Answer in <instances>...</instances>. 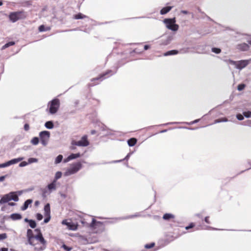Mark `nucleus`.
<instances>
[{
	"instance_id": "obj_1",
	"label": "nucleus",
	"mask_w": 251,
	"mask_h": 251,
	"mask_svg": "<svg viewBox=\"0 0 251 251\" xmlns=\"http://www.w3.org/2000/svg\"><path fill=\"white\" fill-rule=\"evenodd\" d=\"M27 243L34 248L35 251H41L45 250L47 246V241L39 228L34 230L28 229L26 232Z\"/></svg>"
},
{
	"instance_id": "obj_2",
	"label": "nucleus",
	"mask_w": 251,
	"mask_h": 251,
	"mask_svg": "<svg viewBox=\"0 0 251 251\" xmlns=\"http://www.w3.org/2000/svg\"><path fill=\"white\" fill-rule=\"evenodd\" d=\"M112 71L108 70L105 73L100 74L98 77L91 79V83L88 84L89 87H92L99 83L98 81H102L106 78L109 77L112 75Z\"/></svg>"
},
{
	"instance_id": "obj_3",
	"label": "nucleus",
	"mask_w": 251,
	"mask_h": 251,
	"mask_svg": "<svg viewBox=\"0 0 251 251\" xmlns=\"http://www.w3.org/2000/svg\"><path fill=\"white\" fill-rule=\"evenodd\" d=\"M19 199L18 196L16 192H11L8 194H5L2 196L0 200V204H2L6 202H9L11 200H13L15 201H18Z\"/></svg>"
},
{
	"instance_id": "obj_4",
	"label": "nucleus",
	"mask_w": 251,
	"mask_h": 251,
	"mask_svg": "<svg viewBox=\"0 0 251 251\" xmlns=\"http://www.w3.org/2000/svg\"><path fill=\"white\" fill-rule=\"evenodd\" d=\"M26 17V13L24 11L11 12L9 15V20L13 23H15L19 20L24 19Z\"/></svg>"
},
{
	"instance_id": "obj_5",
	"label": "nucleus",
	"mask_w": 251,
	"mask_h": 251,
	"mask_svg": "<svg viewBox=\"0 0 251 251\" xmlns=\"http://www.w3.org/2000/svg\"><path fill=\"white\" fill-rule=\"evenodd\" d=\"M163 22L166 25L167 28L172 31H176L178 29V25L175 24L176 22L175 18L165 19Z\"/></svg>"
},
{
	"instance_id": "obj_6",
	"label": "nucleus",
	"mask_w": 251,
	"mask_h": 251,
	"mask_svg": "<svg viewBox=\"0 0 251 251\" xmlns=\"http://www.w3.org/2000/svg\"><path fill=\"white\" fill-rule=\"evenodd\" d=\"M82 167V164L80 162L73 163L70 165V167L68 168L65 173L66 176H70L77 172Z\"/></svg>"
},
{
	"instance_id": "obj_7",
	"label": "nucleus",
	"mask_w": 251,
	"mask_h": 251,
	"mask_svg": "<svg viewBox=\"0 0 251 251\" xmlns=\"http://www.w3.org/2000/svg\"><path fill=\"white\" fill-rule=\"evenodd\" d=\"M49 112L51 114L56 113L60 106V101L58 99L52 100L50 103Z\"/></svg>"
},
{
	"instance_id": "obj_8",
	"label": "nucleus",
	"mask_w": 251,
	"mask_h": 251,
	"mask_svg": "<svg viewBox=\"0 0 251 251\" xmlns=\"http://www.w3.org/2000/svg\"><path fill=\"white\" fill-rule=\"evenodd\" d=\"M89 144V142L87 140V136L86 135H84L80 141H75L73 140L72 142V145H76L81 147H86L88 146Z\"/></svg>"
},
{
	"instance_id": "obj_9",
	"label": "nucleus",
	"mask_w": 251,
	"mask_h": 251,
	"mask_svg": "<svg viewBox=\"0 0 251 251\" xmlns=\"http://www.w3.org/2000/svg\"><path fill=\"white\" fill-rule=\"evenodd\" d=\"M50 132L48 131H42L40 133V138L42 144L46 145L50 138Z\"/></svg>"
},
{
	"instance_id": "obj_10",
	"label": "nucleus",
	"mask_w": 251,
	"mask_h": 251,
	"mask_svg": "<svg viewBox=\"0 0 251 251\" xmlns=\"http://www.w3.org/2000/svg\"><path fill=\"white\" fill-rule=\"evenodd\" d=\"M62 224L66 225L69 229L72 230H75L77 228V225L72 222H68L67 220H64L62 222Z\"/></svg>"
},
{
	"instance_id": "obj_11",
	"label": "nucleus",
	"mask_w": 251,
	"mask_h": 251,
	"mask_svg": "<svg viewBox=\"0 0 251 251\" xmlns=\"http://www.w3.org/2000/svg\"><path fill=\"white\" fill-rule=\"evenodd\" d=\"M249 46L248 44L243 43L237 45V49L241 51H247L249 49Z\"/></svg>"
},
{
	"instance_id": "obj_12",
	"label": "nucleus",
	"mask_w": 251,
	"mask_h": 251,
	"mask_svg": "<svg viewBox=\"0 0 251 251\" xmlns=\"http://www.w3.org/2000/svg\"><path fill=\"white\" fill-rule=\"evenodd\" d=\"M32 200L31 199L27 200L26 201H25L24 205L21 207V209L22 211L25 210L28 208L29 205L32 203Z\"/></svg>"
},
{
	"instance_id": "obj_13",
	"label": "nucleus",
	"mask_w": 251,
	"mask_h": 251,
	"mask_svg": "<svg viewBox=\"0 0 251 251\" xmlns=\"http://www.w3.org/2000/svg\"><path fill=\"white\" fill-rule=\"evenodd\" d=\"M248 64V61L247 60H241L237 64V68L242 69L245 67Z\"/></svg>"
},
{
	"instance_id": "obj_14",
	"label": "nucleus",
	"mask_w": 251,
	"mask_h": 251,
	"mask_svg": "<svg viewBox=\"0 0 251 251\" xmlns=\"http://www.w3.org/2000/svg\"><path fill=\"white\" fill-rule=\"evenodd\" d=\"M23 159H24L23 157H19L18 158L13 159L8 161V165L10 166L12 164H16V163L19 162L20 161L23 160Z\"/></svg>"
},
{
	"instance_id": "obj_15",
	"label": "nucleus",
	"mask_w": 251,
	"mask_h": 251,
	"mask_svg": "<svg viewBox=\"0 0 251 251\" xmlns=\"http://www.w3.org/2000/svg\"><path fill=\"white\" fill-rule=\"evenodd\" d=\"M173 8V6H166L163 7L160 11V14L164 15L168 13Z\"/></svg>"
},
{
	"instance_id": "obj_16",
	"label": "nucleus",
	"mask_w": 251,
	"mask_h": 251,
	"mask_svg": "<svg viewBox=\"0 0 251 251\" xmlns=\"http://www.w3.org/2000/svg\"><path fill=\"white\" fill-rule=\"evenodd\" d=\"M175 216L174 215L170 213H166L163 216V219L164 220L169 221L171 219H174Z\"/></svg>"
},
{
	"instance_id": "obj_17",
	"label": "nucleus",
	"mask_w": 251,
	"mask_h": 251,
	"mask_svg": "<svg viewBox=\"0 0 251 251\" xmlns=\"http://www.w3.org/2000/svg\"><path fill=\"white\" fill-rule=\"evenodd\" d=\"M10 218L13 220H19L22 218V216L19 213H13L10 215Z\"/></svg>"
},
{
	"instance_id": "obj_18",
	"label": "nucleus",
	"mask_w": 251,
	"mask_h": 251,
	"mask_svg": "<svg viewBox=\"0 0 251 251\" xmlns=\"http://www.w3.org/2000/svg\"><path fill=\"white\" fill-rule=\"evenodd\" d=\"M56 181L53 180V181L48 185V188L50 190H54L56 189Z\"/></svg>"
},
{
	"instance_id": "obj_19",
	"label": "nucleus",
	"mask_w": 251,
	"mask_h": 251,
	"mask_svg": "<svg viewBox=\"0 0 251 251\" xmlns=\"http://www.w3.org/2000/svg\"><path fill=\"white\" fill-rule=\"evenodd\" d=\"M136 143L137 139L134 138H130L127 141L128 145L130 147L134 146Z\"/></svg>"
},
{
	"instance_id": "obj_20",
	"label": "nucleus",
	"mask_w": 251,
	"mask_h": 251,
	"mask_svg": "<svg viewBox=\"0 0 251 251\" xmlns=\"http://www.w3.org/2000/svg\"><path fill=\"white\" fill-rule=\"evenodd\" d=\"M178 53V50H172L168 51L164 53L165 56L171 55H175L176 54Z\"/></svg>"
},
{
	"instance_id": "obj_21",
	"label": "nucleus",
	"mask_w": 251,
	"mask_h": 251,
	"mask_svg": "<svg viewBox=\"0 0 251 251\" xmlns=\"http://www.w3.org/2000/svg\"><path fill=\"white\" fill-rule=\"evenodd\" d=\"M80 156V154L79 153H72L71 155L69 156V159L73 160L74 159H75L78 158Z\"/></svg>"
},
{
	"instance_id": "obj_22",
	"label": "nucleus",
	"mask_w": 251,
	"mask_h": 251,
	"mask_svg": "<svg viewBox=\"0 0 251 251\" xmlns=\"http://www.w3.org/2000/svg\"><path fill=\"white\" fill-rule=\"evenodd\" d=\"M86 16L80 13L75 14L74 16V18L75 19H81L86 18Z\"/></svg>"
},
{
	"instance_id": "obj_23",
	"label": "nucleus",
	"mask_w": 251,
	"mask_h": 251,
	"mask_svg": "<svg viewBox=\"0 0 251 251\" xmlns=\"http://www.w3.org/2000/svg\"><path fill=\"white\" fill-rule=\"evenodd\" d=\"M50 27H46L44 26V25H41L39 26L38 28V30L40 32H43L45 31H48L50 30Z\"/></svg>"
},
{
	"instance_id": "obj_24",
	"label": "nucleus",
	"mask_w": 251,
	"mask_h": 251,
	"mask_svg": "<svg viewBox=\"0 0 251 251\" xmlns=\"http://www.w3.org/2000/svg\"><path fill=\"white\" fill-rule=\"evenodd\" d=\"M15 44V42H13V41H11V42H9L6 44H5L4 46H2L1 49L2 50H4L6 48L10 47V46H13Z\"/></svg>"
},
{
	"instance_id": "obj_25",
	"label": "nucleus",
	"mask_w": 251,
	"mask_h": 251,
	"mask_svg": "<svg viewBox=\"0 0 251 251\" xmlns=\"http://www.w3.org/2000/svg\"><path fill=\"white\" fill-rule=\"evenodd\" d=\"M45 126L49 129H51L53 127V124L51 121L47 122L45 124Z\"/></svg>"
},
{
	"instance_id": "obj_26",
	"label": "nucleus",
	"mask_w": 251,
	"mask_h": 251,
	"mask_svg": "<svg viewBox=\"0 0 251 251\" xmlns=\"http://www.w3.org/2000/svg\"><path fill=\"white\" fill-rule=\"evenodd\" d=\"M44 210L46 215H48L50 213V206L49 203L47 204L44 207Z\"/></svg>"
},
{
	"instance_id": "obj_27",
	"label": "nucleus",
	"mask_w": 251,
	"mask_h": 251,
	"mask_svg": "<svg viewBox=\"0 0 251 251\" xmlns=\"http://www.w3.org/2000/svg\"><path fill=\"white\" fill-rule=\"evenodd\" d=\"M29 226L32 228H34L36 226V223L35 221L33 220H30L29 222L28 223Z\"/></svg>"
},
{
	"instance_id": "obj_28",
	"label": "nucleus",
	"mask_w": 251,
	"mask_h": 251,
	"mask_svg": "<svg viewBox=\"0 0 251 251\" xmlns=\"http://www.w3.org/2000/svg\"><path fill=\"white\" fill-rule=\"evenodd\" d=\"M62 176V173L61 172H56L55 176V178L53 180H55V181H57V180L59 178H60Z\"/></svg>"
},
{
	"instance_id": "obj_29",
	"label": "nucleus",
	"mask_w": 251,
	"mask_h": 251,
	"mask_svg": "<svg viewBox=\"0 0 251 251\" xmlns=\"http://www.w3.org/2000/svg\"><path fill=\"white\" fill-rule=\"evenodd\" d=\"M63 159V156L62 155H59L56 158L55 163L56 164L60 163Z\"/></svg>"
},
{
	"instance_id": "obj_30",
	"label": "nucleus",
	"mask_w": 251,
	"mask_h": 251,
	"mask_svg": "<svg viewBox=\"0 0 251 251\" xmlns=\"http://www.w3.org/2000/svg\"><path fill=\"white\" fill-rule=\"evenodd\" d=\"M31 142L33 145H37L39 143V139L38 137H34L32 138Z\"/></svg>"
},
{
	"instance_id": "obj_31",
	"label": "nucleus",
	"mask_w": 251,
	"mask_h": 251,
	"mask_svg": "<svg viewBox=\"0 0 251 251\" xmlns=\"http://www.w3.org/2000/svg\"><path fill=\"white\" fill-rule=\"evenodd\" d=\"M227 121V119L226 118H221L219 119H217L214 121V124H216L218 123L222 122H226Z\"/></svg>"
},
{
	"instance_id": "obj_32",
	"label": "nucleus",
	"mask_w": 251,
	"mask_h": 251,
	"mask_svg": "<svg viewBox=\"0 0 251 251\" xmlns=\"http://www.w3.org/2000/svg\"><path fill=\"white\" fill-rule=\"evenodd\" d=\"M154 245H155V244L154 243H151L150 244H146L145 246V247L146 249H151V248H153L154 246Z\"/></svg>"
},
{
	"instance_id": "obj_33",
	"label": "nucleus",
	"mask_w": 251,
	"mask_h": 251,
	"mask_svg": "<svg viewBox=\"0 0 251 251\" xmlns=\"http://www.w3.org/2000/svg\"><path fill=\"white\" fill-rule=\"evenodd\" d=\"M212 52L218 54L221 52V50L219 48H213L212 49Z\"/></svg>"
},
{
	"instance_id": "obj_34",
	"label": "nucleus",
	"mask_w": 251,
	"mask_h": 251,
	"mask_svg": "<svg viewBox=\"0 0 251 251\" xmlns=\"http://www.w3.org/2000/svg\"><path fill=\"white\" fill-rule=\"evenodd\" d=\"M243 115L247 118H249L251 116V111L244 112Z\"/></svg>"
},
{
	"instance_id": "obj_35",
	"label": "nucleus",
	"mask_w": 251,
	"mask_h": 251,
	"mask_svg": "<svg viewBox=\"0 0 251 251\" xmlns=\"http://www.w3.org/2000/svg\"><path fill=\"white\" fill-rule=\"evenodd\" d=\"M62 248L66 251H71L72 249V248L71 247H68L65 244L62 245Z\"/></svg>"
},
{
	"instance_id": "obj_36",
	"label": "nucleus",
	"mask_w": 251,
	"mask_h": 251,
	"mask_svg": "<svg viewBox=\"0 0 251 251\" xmlns=\"http://www.w3.org/2000/svg\"><path fill=\"white\" fill-rule=\"evenodd\" d=\"M245 87V85L244 84H239L237 89L239 91H241L243 90Z\"/></svg>"
},
{
	"instance_id": "obj_37",
	"label": "nucleus",
	"mask_w": 251,
	"mask_h": 251,
	"mask_svg": "<svg viewBox=\"0 0 251 251\" xmlns=\"http://www.w3.org/2000/svg\"><path fill=\"white\" fill-rule=\"evenodd\" d=\"M195 226V224L193 223H191L190 224V225L188 226H187L185 227V229L186 230H188L190 228H193Z\"/></svg>"
},
{
	"instance_id": "obj_38",
	"label": "nucleus",
	"mask_w": 251,
	"mask_h": 251,
	"mask_svg": "<svg viewBox=\"0 0 251 251\" xmlns=\"http://www.w3.org/2000/svg\"><path fill=\"white\" fill-rule=\"evenodd\" d=\"M28 162L29 163H34L37 162L38 160L36 158H30L28 159Z\"/></svg>"
},
{
	"instance_id": "obj_39",
	"label": "nucleus",
	"mask_w": 251,
	"mask_h": 251,
	"mask_svg": "<svg viewBox=\"0 0 251 251\" xmlns=\"http://www.w3.org/2000/svg\"><path fill=\"white\" fill-rule=\"evenodd\" d=\"M236 118L238 120L241 121L244 119L243 116L241 114H238L236 115Z\"/></svg>"
},
{
	"instance_id": "obj_40",
	"label": "nucleus",
	"mask_w": 251,
	"mask_h": 251,
	"mask_svg": "<svg viewBox=\"0 0 251 251\" xmlns=\"http://www.w3.org/2000/svg\"><path fill=\"white\" fill-rule=\"evenodd\" d=\"M36 217L37 219L39 221H40L43 219V216L40 213H37L36 214Z\"/></svg>"
},
{
	"instance_id": "obj_41",
	"label": "nucleus",
	"mask_w": 251,
	"mask_h": 251,
	"mask_svg": "<svg viewBox=\"0 0 251 251\" xmlns=\"http://www.w3.org/2000/svg\"><path fill=\"white\" fill-rule=\"evenodd\" d=\"M7 237V235L6 233H2L0 234V240H3Z\"/></svg>"
},
{
	"instance_id": "obj_42",
	"label": "nucleus",
	"mask_w": 251,
	"mask_h": 251,
	"mask_svg": "<svg viewBox=\"0 0 251 251\" xmlns=\"http://www.w3.org/2000/svg\"><path fill=\"white\" fill-rule=\"evenodd\" d=\"M7 166H9L8 164V162H5L4 163H2V164H0V168H4V167H7Z\"/></svg>"
},
{
	"instance_id": "obj_43",
	"label": "nucleus",
	"mask_w": 251,
	"mask_h": 251,
	"mask_svg": "<svg viewBox=\"0 0 251 251\" xmlns=\"http://www.w3.org/2000/svg\"><path fill=\"white\" fill-rule=\"evenodd\" d=\"M133 52L135 53H142L143 52V50H140L138 48H135L133 50Z\"/></svg>"
},
{
	"instance_id": "obj_44",
	"label": "nucleus",
	"mask_w": 251,
	"mask_h": 251,
	"mask_svg": "<svg viewBox=\"0 0 251 251\" xmlns=\"http://www.w3.org/2000/svg\"><path fill=\"white\" fill-rule=\"evenodd\" d=\"M204 221L205 222V223H206L207 224H210V222L209 221V216H207L204 219Z\"/></svg>"
},
{
	"instance_id": "obj_45",
	"label": "nucleus",
	"mask_w": 251,
	"mask_h": 251,
	"mask_svg": "<svg viewBox=\"0 0 251 251\" xmlns=\"http://www.w3.org/2000/svg\"><path fill=\"white\" fill-rule=\"evenodd\" d=\"M24 129L25 130L27 131L29 129V126L28 124H25L24 125Z\"/></svg>"
},
{
	"instance_id": "obj_46",
	"label": "nucleus",
	"mask_w": 251,
	"mask_h": 251,
	"mask_svg": "<svg viewBox=\"0 0 251 251\" xmlns=\"http://www.w3.org/2000/svg\"><path fill=\"white\" fill-rule=\"evenodd\" d=\"M27 164V163L26 162L23 161V162H22L20 164V167H23V166H26Z\"/></svg>"
},
{
	"instance_id": "obj_47",
	"label": "nucleus",
	"mask_w": 251,
	"mask_h": 251,
	"mask_svg": "<svg viewBox=\"0 0 251 251\" xmlns=\"http://www.w3.org/2000/svg\"><path fill=\"white\" fill-rule=\"evenodd\" d=\"M7 176V175L0 176V181H3Z\"/></svg>"
},
{
	"instance_id": "obj_48",
	"label": "nucleus",
	"mask_w": 251,
	"mask_h": 251,
	"mask_svg": "<svg viewBox=\"0 0 251 251\" xmlns=\"http://www.w3.org/2000/svg\"><path fill=\"white\" fill-rule=\"evenodd\" d=\"M150 48V45H146L144 47V50H147L149 49Z\"/></svg>"
},
{
	"instance_id": "obj_49",
	"label": "nucleus",
	"mask_w": 251,
	"mask_h": 251,
	"mask_svg": "<svg viewBox=\"0 0 251 251\" xmlns=\"http://www.w3.org/2000/svg\"><path fill=\"white\" fill-rule=\"evenodd\" d=\"M8 202V205L9 206H14L16 204V203L13 202Z\"/></svg>"
},
{
	"instance_id": "obj_50",
	"label": "nucleus",
	"mask_w": 251,
	"mask_h": 251,
	"mask_svg": "<svg viewBox=\"0 0 251 251\" xmlns=\"http://www.w3.org/2000/svg\"><path fill=\"white\" fill-rule=\"evenodd\" d=\"M50 217H47L45 219H44V223H47L48 222H49V221H50Z\"/></svg>"
},
{
	"instance_id": "obj_51",
	"label": "nucleus",
	"mask_w": 251,
	"mask_h": 251,
	"mask_svg": "<svg viewBox=\"0 0 251 251\" xmlns=\"http://www.w3.org/2000/svg\"><path fill=\"white\" fill-rule=\"evenodd\" d=\"M180 12L183 14H188L189 12L186 10H181Z\"/></svg>"
},
{
	"instance_id": "obj_52",
	"label": "nucleus",
	"mask_w": 251,
	"mask_h": 251,
	"mask_svg": "<svg viewBox=\"0 0 251 251\" xmlns=\"http://www.w3.org/2000/svg\"><path fill=\"white\" fill-rule=\"evenodd\" d=\"M0 251H8V248H2L0 249Z\"/></svg>"
},
{
	"instance_id": "obj_53",
	"label": "nucleus",
	"mask_w": 251,
	"mask_h": 251,
	"mask_svg": "<svg viewBox=\"0 0 251 251\" xmlns=\"http://www.w3.org/2000/svg\"><path fill=\"white\" fill-rule=\"evenodd\" d=\"M70 160H71V159H69V156H68L67 158H66V159H65L64 160V162L65 163H66V162H68V161H70Z\"/></svg>"
},
{
	"instance_id": "obj_54",
	"label": "nucleus",
	"mask_w": 251,
	"mask_h": 251,
	"mask_svg": "<svg viewBox=\"0 0 251 251\" xmlns=\"http://www.w3.org/2000/svg\"><path fill=\"white\" fill-rule=\"evenodd\" d=\"M91 133L92 134H96V131L95 130H92L91 131Z\"/></svg>"
},
{
	"instance_id": "obj_55",
	"label": "nucleus",
	"mask_w": 251,
	"mask_h": 251,
	"mask_svg": "<svg viewBox=\"0 0 251 251\" xmlns=\"http://www.w3.org/2000/svg\"><path fill=\"white\" fill-rule=\"evenodd\" d=\"M75 145H72L71 147H70V149L71 150H75V147H74Z\"/></svg>"
},
{
	"instance_id": "obj_56",
	"label": "nucleus",
	"mask_w": 251,
	"mask_h": 251,
	"mask_svg": "<svg viewBox=\"0 0 251 251\" xmlns=\"http://www.w3.org/2000/svg\"><path fill=\"white\" fill-rule=\"evenodd\" d=\"M95 222L96 221L95 220H93L92 222L91 223V226H94V224L95 223Z\"/></svg>"
},
{
	"instance_id": "obj_57",
	"label": "nucleus",
	"mask_w": 251,
	"mask_h": 251,
	"mask_svg": "<svg viewBox=\"0 0 251 251\" xmlns=\"http://www.w3.org/2000/svg\"><path fill=\"white\" fill-rule=\"evenodd\" d=\"M30 221V220H28L27 218H25V222H26V223H29Z\"/></svg>"
},
{
	"instance_id": "obj_58",
	"label": "nucleus",
	"mask_w": 251,
	"mask_h": 251,
	"mask_svg": "<svg viewBox=\"0 0 251 251\" xmlns=\"http://www.w3.org/2000/svg\"><path fill=\"white\" fill-rule=\"evenodd\" d=\"M248 43L251 45V40H249L248 41Z\"/></svg>"
},
{
	"instance_id": "obj_59",
	"label": "nucleus",
	"mask_w": 251,
	"mask_h": 251,
	"mask_svg": "<svg viewBox=\"0 0 251 251\" xmlns=\"http://www.w3.org/2000/svg\"><path fill=\"white\" fill-rule=\"evenodd\" d=\"M167 130H162L160 131L161 133L162 132H166Z\"/></svg>"
},
{
	"instance_id": "obj_60",
	"label": "nucleus",
	"mask_w": 251,
	"mask_h": 251,
	"mask_svg": "<svg viewBox=\"0 0 251 251\" xmlns=\"http://www.w3.org/2000/svg\"><path fill=\"white\" fill-rule=\"evenodd\" d=\"M3 4L2 2L1 1H0V6L2 5Z\"/></svg>"
},
{
	"instance_id": "obj_61",
	"label": "nucleus",
	"mask_w": 251,
	"mask_h": 251,
	"mask_svg": "<svg viewBox=\"0 0 251 251\" xmlns=\"http://www.w3.org/2000/svg\"><path fill=\"white\" fill-rule=\"evenodd\" d=\"M38 201H36L35 202V204H38Z\"/></svg>"
},
{
	"instance_id": "obj_62",
	"label": "nucleus",
	"mask_w": 251,
	"mask_h": 251,
	"mask_svg": "<svg viewBox=\"0 0 251 251\" xmlns=\"http://www.w3.org/2000/svg\"><path fill=\"white\" fill-rule=\"evenodd\" d=\"M1 210H2V211H3V210H4V207H2L1 208Z\"/></svg>"
},
{
	"instance_id": "obj_63",
	"label": "nucleus",
	"mask_w": 251,
	"mask_h": 251,
	"mask_svg": "<svg viewBox=\"0 0 251 251\" xmlns=\"http://www.w3.org/2000/svg\"><path fill=\"white\" fill-rule=\"evenodd\" d=\"M196 122H197V120H196V121H195V122H194L193 123H196Z\"/></svg>"
},
{
	"instance_id": "obj_64",
	"label": "nucleus",
	"mask_w": 251,
	"mask_h": 251,
	"mask_svg": "<svg viewBox=\"0 0 251 251\" xmlns=\"http://www.w3.org/2000/svg\"><path fill=\"white\" fill-rule=\"evenodd\" d=\"M249 122L251 123V121H249Z\"/></svg>"
}]
</instances>
